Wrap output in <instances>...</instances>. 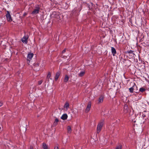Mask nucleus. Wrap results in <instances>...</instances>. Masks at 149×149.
I'll return each instance as SVG.
<instances>
[{
    "mask_svg": "<svg viewBox=\"0 0 149 149\" xmlns=\"http://www.w3.org/2000/svg\"><path fill=\"white\" fill-rule=\"evenodd\" d=\"M103 99L104 97L102 96L101 95L100 96L98 100V103L100 104L102 103L103 101Z\"/></svg>",
    "mask_w": 149,
    "mask_h": 149,
    "instance_id": "0eeeda50",
    "label": "nucleus"
},
{
    "mask_svg": "<svg viewBox=\"0 0 149 149\" xmlns=\"http://www.w3.org/2000/svg\"><path fill=\"white\" fill-rule=\"evenodd\" d=\"M61 72L60 71H58V72H57L56 73V75L55 77V80L56 81L58 79V78L59 77L60 75Z\"/></svg>",
    "mask_w": 149,
    "mask_h": 149,
    "instance_id": "1a4fd4ad",
    "label": "nucleus"
},
{
    "mask_svg": "<svg viewBox=\"0 0 149 149\" xmlns=\"http://www.w3.org/2000/svg\"><path fill=\"white\" fill-rule=\"evenodd\" d=\"M59 121L58 120L57 118H56L55 119V121L53 125L54 126H56Z\"/></svg>",
    "mask_w": 149,
    "mask_h": 149,
    "instance_id": "ddd939ff",
    "label": "nucleus"
},
{
    "mask_svg": "<svg viewBox=\"0 0 149 149\" xmlns=\"http://www.w3.org/2000/svg\"><path fill=\"white\" fill-rule=\"evenodd\" d=\"M88 7L89 8H90V9L92 8H93V7H90L89 6H88Z\"/></svg>",
    "mask_w": 149,
    "mask_h": 149,
    "instance_id": "c85d7f7f",
    "label": "nucleus"
},
{
    "mask_svg": "<svg viewBox=\"0 0 149 149\" xmlns=\"http://www.w3.org/2000/svg\"><path fill=\"white\" fill-rule=\"evenodd\" d=\"M42 148L43 149H48L47 146L45 143H43Z\"/></svg>",
    "mask_w": 149,
    "mask_h": 149,
    "instance_id": "dca6fc26",
    "label": "nucleus"
},
{
    "mask_svg": "<svg viewBox=\"0 0 149 149\" xmlns=\"http://www.w3.org/2000/svg\"><path fill=\"white\" fill-rule=\"evenodd\" d=\"M85 74V72L84 71H82L79 74V77H82Z\"/></svg>",
    "mask_w": 149,
    "mask_h": 149,
    "instance_id": "a211bd4d",
    "label": "nucleus"
},
{
    "mask_svg": "<svg viewBox=\"0 0 149 149\" xmlns=\"http://www.w3.org/2000/svg\"><path fill=\"white\" fill-rule=\"evenodd\" d=\"M116 149H122V146L121 145H119L118 146H117Z\"/></svg>",
    "mask_w": 149,
    "mask_h": 149,
    "instance_id": "5701e85b",
    "label": "nucleus"
},
{
    "mask_svg": "<svg viewBox=\"0 0 149 149\" xmlns=\"http://www.w3.org/2000/svg\"><path fill=\"white\" fill-rule=\"evenodd\" d=\"M91 4L92 5V6H93V3H91Z\"/></svg>",
    "mask_w": 149,
    "mask_h": 149,
    "instance_id": "7c9ffc66",
    "label": "nucleus"
},
{
    "mask_svg": "<svg viewBox=\"0 0 149 149\" xmlns=\"http://www.w3.org/2000/svg\"><path fill=\"white\" fill-rule=\"evenodd\" d=\"M64 107L66 108H68L69 107V104L68 102H66L64 105Z\"/></svg>",
    "mask_w": 149,
    "mask_h": 149,
    "instance_id": "aec40b11",
    "label": "nucleus"
},
{
    "mask_svg": "<svg viewBox=\"0 0 149 149\" xmlns=\"http://www.w3.org/2000/svg\"><path fill=\"white\" fill-rule=\"evenodd\" d=\"M129 109L127 105H125L124 107V112L125 113H127L129 111Z\"/></svg>",
    "mask_w": 149,
    "mask_h": 149,
    "instance_id": "423d86ee",
    "label": "nucleus"
},
{
    "mask_svg": "<svg viewBox=\"0 0 149 149\" xmlns=\"http://www.w3.org/2000/svg\"><path fill=\"white\" fill-rule=\"evenodd\" d=\"M26 13H24L23 15L24 16H25V15H26Z\"/></svg>",
    "mask_w": 149,
    "mask_h": 149,
    "instance_id": "c756f323",
    "label": "nucleus"
},
{
    "mask_svg": "<svg viewBox=\"0 0 149 149\" xmlns=\"http://www.w3.org/2000/svg\"><path fill=\"white\" fill-rule=\"evenodd\" d=\"M71 129L70 126H68L67 127L68 133H70L71 132Z\"/></svg>",
    "mask_w": 149,
    "mask_h": 149,
    "instance_id": "2eb2a0df",
    "label": "nucleus"
},
{
    "mask_svg": "<svg viewBox=\"0 0 149 149\" xmlns=\"http://www.w3.org/2000/svg\"><path fill=\"white\" fill-rule=\"evenodd\" d=\"M51 76V74L50 72H48V74H47V79H49L50 78Z\"/></svg>",
    "mask_w": 149,
    "mask_h": 149,
    "instance_id": "412c9836",
    "label": "nucleus"
},
{
    "mask_svg": "<svg viewBox=\"0 0 149 149\" xmlns=\"http://www.w3.org/2000/svg\"><path fill=\"white\" fill-rule=\"evenodd\" d=\"M54 149H58V146H55L54 148Z\"/></svg>",
    "mask_w": 149,
    "mask_h": 149,
    "instance_id": "393cba45",
    "label": "nucleus"
},
{
    "mask_svg": "<svg viewBox=\"0 0 149 149\" xmlns=\"http://www.w3.org/2000/svg\"><path fill=\"white\" fill-rule=\"evenodd\" d=\"M40 10V8H38L36 9H34L33 11L32 12V14H36L39 13Z\"/></svg>",
    "mask_w": 149,
    "mask_h": 149,
    "instance_id": "39448f33",
    "label": "nucleus"
},
{
    "mask_svg": "<svg viewBox=\"0 0 149 149\" xmlns=\"http://www.w3.org/2000/svg\"><path fill=\"white\" fill-rule=\"evenodd\" d=\"M146 90V89L145 88L143 87L141 88L139 90V91L140 92H143L145 91Z\"/></svg>",
    "mask_w": 149,
    "mask_h": 149,
    "instance_id": "4468645a",
    "label": "nucleus"
},
{
    "mask_svg": "<svg viewBox=\"0 0 149 149\" xmlns=\"http://www.w3.org/2000/svg\"><path fill=\"white\" fill-rule=\"evenodd\" d=\"M69 77L67 75H65V76L64 79V82L66 83L68 80Z\"/></svg>",
    "mask_w": 149,
    "mask_h": 149,
    "instance_id": "f8f14e48",
    "label": "nucleus"
},
{
    "mask_svg": "<svg viewBox=\"0 0 149 149\" xmlns=\"http://www.w3.org/2000/svg\"><path fill=\"white\" fill-rule=\"evenodd\" d=\"M33 56V53H30L28 54L27 58H29L30 59H31L32 58Z\"/></svg>",
    "mask_w": 149,
    "mask_h": 149,
    "instance_id": "9d476101",
    "label": "nucleus"
},
{
    "mask_svg": "<svg viewBox=\"0 0 149 149\" xmlns=\"http://www.w3.org/2000/svg\"><path fill=\"white\" fill-rule=\"evenodd\" d=\"M28 37L27 36H24L23 38L22 39V41L23 43L25 44L27 43V39H28Z\"/></svg>",
    "mask_w": 149,
    "mask_h": 149,
    "instance_id": "7ed1b4c3",
    "label": "nucleus"
},
{
    "mask_svg": "<svg viewBox=\"0 0 149 149\" xmlns=\"http://www.w3.org/2000/svg\"><path fill=\"white\" fill-rule=\"evenodd\" d=\"M42 81L41 80H40V81H38V84L39 85H40L42 83Z\"/></svg>",
    "mask_w": 149,
    "mask_h": 149,
    "instance_id": "b1692460",
    "label": "nucleus"
},
{
    "mask_svg": "<svg viewBox=\"0 0 149 149\" xmlns=\"http://www.w3.org/2000/svg\"><path fill=\"white\" fill-rule=\"evenodd\" d=\"M65 52V49H64V50H63L62 52V53H64Z\"/></svg>",
    "mask_w": 149,
    "mask_h": 149,
    "instance_id": "a878e982",
    "label": "nucleus"
},
{
    "mask_svg": "<svg viewBox=\"0 0 149 149\" xmlns=\"http://www.w3.org/2000/svg\"><path fill=\"white\" fill-rule=\"evenodd\" d=\"M130 92L131 93H133L134 92V89L132 87L129 88Z\"/></svg>",
    "mask_w": 149,
    "mask_h": 149,
    "instance_id": "6ab92c4d",
    "label": "nucleus"
},
{
    "mask_svg": "<svg viewBox=\"0 0 149 149\" xmlns=\"http://www.w3.org/2000/svg\"><path fill=\"white\" fill-rule=\"evenodd\" d=\"M3 103L1 102H0V107L2 105Z\"/></svg>",
    "mask_w": 149,
    "mask_h": 149,
    "instance_id": "bb28decb",
    "label": "nucleus"
},
{
    "mask_svg": "<svg viewBox=\"0 0 149 149\" xmlns=\"http://www.w3.org/2000/svg\"><path fill=\"white\" fill-rule=\"evenodd\" d=\"M30 149H33V148L32 146H31L30 147Z\"/></svg>",
    "mask_w": 149,
    "mask_h": 149,
    "instance_id": "cd10ccee",
    "label": "nucleus"
},
{
    "mask_svg": "<svg viewBox=\"0 0 149 149\" xmlns=\"http://www.w3.org/2000/svg\"><path fill=\"white\" fill-rule=\"evenodd\" d=\"M68 115L66 114H63L61 117V118L63 120H65L67 119Z\"/></svg>",
    "mask_w": 149,
    "mask_h": 149,
    "instance_id": "9b49d317",
    "label": "nucleus"
},
{
    "mask_svg": "<svg viewBox=\"0 0 149 149\" xmlns=\"http://www.w3.org/2000/svg\"><path fill=\"white\" fill-rule=\"evenodd\" d=\"M132 87L133 88L134 90L137 91V87L135 83H134V84Z\"/></svg>",
    "mask_w": 149,
    "mask_h": 149,
    "instance_id": "f3484780",
    "label": "nucleus"
},
{
    "mask_svg": "<svg viewBox=\"0 0 149 149\" xmlns=\"http://www.w3.org/2000/svg\"><path fill=\"white\" fill-rule=\"evenodd\" d=\"M91 103L90 102H89L86 108V109L85 112H88L90 110L91 107Z\"/></svg>",
    "mask_w": 149,
    "mask_h": 149,
    "instance_id": "20e7f679",
    "label": "nucleus"
},
{
    "mask_svg": "<svg viewBox=\"0 0 149 149\" xmlns=\"http://www.w3.org/2000/svg\"><path fill=\"white\" fill-rule=\"evenodd\" d=\"M111 51L112 54L113 56H115L116 54V51L115 48L113 47H111Z\"/></svg>",
    "mask_w": 149,
    "mask_h": 149,
    "instance_id": "6e6552de",
    "label": "nucleus"
},
{
    "mask_svg": "<svg viewBox=\"0 0 149 149\" xmlns=\"http://www.w3.org/2000/svg\"><path fill=\"white\" fill-rule=\"evenodd\" d=\"M133 52H134V51H133L131 50L127 51V53H129V54H130H130H133L134 55H135L133 53Z\"/></svg>",
    "mask_w": 149,
    "mask_h": 149,
    "instance_id": "4be33fe9",
    "label": "nucleus"
},
{
    "mask_svg": "<svg viewBox=\"0 0 149 149\" xmlns=\"http://www.w3.org/2000/svg\"><path fill=\"white\" fill-rule=\"evenodd\" d=\"M103 124L104 123L102 121L100 122L98 124L97 127V133H99L100 132L102 128Z\"/></svg>",
    "mask_w": 149,
    "mask_h": 149,
    "instance_id": "f257e3e1",
    "label": "nucleus"
},
{
    "mask_svg": "<svg viewBox=\"0 0 149 149\" xmlns=\"http://www.w3.org/2000/svg\"><path fill=\"white\" fill-rule=\"evenodd\" d=\"M6 17L7 20L9 22H11L12 21V19L11 15L10 14L9 12L8 11H7Z\"/></svg>",
    "mask_w": 149,
    "mask_h": 149,
    "instance_id": "f03ea898",
    "label": "nucleus"
}]
</instances>
